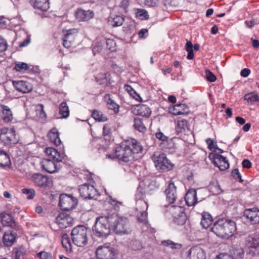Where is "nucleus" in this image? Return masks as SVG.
Returning <instances> with one entry per match:
<instances>
[{
  "instance_id": "obj_1",
  "label": "nucleus",
  "mask_w": 259,
  "mask_h": 259,
  "mask_svg": "<svg viewBox=\"0 0 259 259\" xmlns=\"http://www.w3.org/2000/svg\"><path fill=\"white\" fill-rule=\"evenodd\" d=\"M211 231L218 237L228 239L236 232V225L234 221L221 218L214 223Z\"/></svg>"
},
{
  "instance_id": "obj_2",
  "label": "nucleus",
  "mask_w": 259,
  "mask_h": 259,
  "mask_svg": "<svg viewBox=\"0 0 259 259\" xmlns=\"http://www.w3.org/2000/svg\"><path fill=\"white\" fill-rule=\"evenodd\" d=\"M110 215L101 216L96 219V223L93 228L94 235L98 237H106L110 233L112 229L110 223Z\"/></svg>"
},
{
  "instance_id": "obj_3",
  "label": "nucleus",
  "mask_w": 259,
  "mask_h": 259,
  "mask_svg": "<svg viewBox=\"0 0 259 259\" xmlns=\"http://www.w3.org/2000/svg\"><path fill=\"white\" fill-rule=\"evenodd\" d=\"M110 220L112 229L116 234L122 235L128 233L129 222L127 218L113 213L110 215Z\"/></svg>"
},
{
  "instance_id": "obj_4",
  "label": "nucleus",
  "mask_w": 259,
  "mask_h": 259,
  "mask_svg": "<svg viewBox=\"0 0 259 259\" xmlns=\"http://www.w3.org/2000/svg\"><path fill=\"white\" fill-rule=\"evenodd\" d=\"M71 238L73 243L77 246L83 247L88 241L87 228L83 225L74 227L71 231Z\"/></svg>"
},
{
  "instance_id": "obj_5",
  "label": "nucleus",
  "mask_w": 259,
  "mask_h": 259,
  "mask_svg": "<svg viewBox=\"0 0 259 259\" xmlns=\"http://www.w3.org/2000/svg\"><path fill=\"white\" fill-rule=\"evenodd\" d=\"M152 159L156 169L161 172L169 171L174 167V164L164 153L160 154L158 155L154 154L152 156Z\"/></svg>"
},
{
  "instance_id": "obj_6",
  "label": "nucleus",
  "mask_w": 259,
  "mask_h": 259,
  "mask_svg": "<svg viewBox=\"0 0 259 259\" xmlns=\"http://www.w3.org/2000/svg\"><path fill=\"white\" fill-rule=\"evenodd\" d=\"M148 206L147 203L142 200H139L136 203V209L138 212L137 214L138 221L141 224L142 229L144 230V227L148 228L149 224L147 221V213L146 210Z\"/></svg>"
},
{
  "instance_id": "obj_7",
  "label": "nucleus",
  "mask_w": 259,
  "mask_h": 259,
  "mask_svg": "<svg viewBox=\"0 0 259 259\" xmlns=\"http://www.w3.org/2000/svg\"><path fill=\"white\" fill-rule=\"evenodd\" d=\"M184 210V208L180 206L172 205L169 208L173 221L178 225H183L186 223L187 216Z\"/></svg>"
},
{
  "instance_id": "obj_8",
  "label": "nucleus",
  "mask_w": 259,
  "mask_h": 259,
  "mask_svg": "<svg viewBox=\"0 0 259 259\" xmlns=\"http://www.w3.org/2000/svg\"><path fill=\"white\" fill-rule=\"evenodd\" d=\"M0 140L5 145H9L17 143L18 139L14 128L2 127L0 128Z\"/></svg>"
},
{
  "instance_id": "obj_9",
  "label": "nucleus",
  "mask_w": 259,
  "mask_h": 259,
  "mask_svg": "<svg viewBox=\"0 0 259 259\" xmlns=\"http://www.w3.org/2000/svg\"><path fill=\"white\" fill-rule=\"evenodd\" d=\"M96 253L98 259H114L117 255L116 250L113 247L106 245L99 246Z\"/></svg>"
},
{
  "instance_id": "obj_10",
  "label": "nucleus",
  "mask_w": 259,
  "mask_h": 259,
  "mask_svg": "<svg viewBox=\"0 0 259 259\" xmlns=\"http://www.w3.org/2000/svg\"><path fill=\"white\" fill-rule=\"evenodd\" d=\"M77 203V199L72 195L63 194L60 196L59 205L63 210H71L76 206Z\"/></svg>"
},
{
  "instance_id": "obj_11",
  "label": "nucleus",
  "mask_w": 259,
  "mask_h": 259,
  "mask_svg": "<svg viewBox=\"0 0 259 259\" xmlns=\"http://www.w3.org/2000/svg\"><path fill=\"white\" fill-rule=\"evenodd\" d=\"M129 154L130 146L122 143L116 148L114 154H107V157L111 159L116 158L123 161L128 162L130 160Z\"/></svg>"
},
{
  "instance_id": "obj_12",
  "label": "nucleus",
  "mask_w": 259,
  "mask_h": 259,
  "mask_svg": "<svg viewBox=\"0 0 259 259\" xmlns=\"http://www.w3.org/2000/svg\"><path fill=\"white\" fill-rule=\"evenodd\" d=\"M248 246V253L254 256L259 254V236L253 235L249 236L247 240Z\"/></svg>"
},
{
  "instance_id": "obj_13",
  "label": "nucleus",
  "mask_w": 259,
  "mask_h": 259,
  "mask_svg": "<svg viewBox=\"0 0 259 259\" xmlns=\"http://www.w3.org/2000/svg\"><path fill=\"white\" fill-rule=\"evenodd\" d=\"M80 196L84 199H93L97 195V191L94 186L84 184L79 187Z\"/></svg>"
},
{
  "instance_id": "obj_14",
  "label": "nucleus",
  "mask_w": 259,
  "mask_h": 259,
  "mask_svg": "<svg viewBox=\"0 0 259 259\" xmlns=\"http://www.w3.org/2000/svg\"><path fill=\"white\" fill-rule=\"evenodd\" d=\"M56 222L60 228L64 229L73 224V219L69 215L62 212L56 218Z\"/></svg>"
},
{
  "instance_id": "obj_15",
  "label": "nucleus",
  "mask_w": 259,
  "mask_h": 259,
  "mask_svg": "<svg viewBox=\"0 0 259 259\" xmlns=\"http://www.w3.org/2000/svg\"><path fill=\"white\" fill-rule=\"evenodd\" d=\"M166 201L169 203H174L178 198L177 188L174 182H170L165 191Z\"/></svg>"
},
{
  "instance_id": "obj_16",
  "label": "nucleus",
  "mask_w": 259,
  "mask_h": 259,
  "mask_svg": "<svg viewBox=\"0 0 259 259\" xmlns=\"http://www.w3.org/2000/svg\"><path fill=\"white\" fill-rule=\"evenodd\" d=\"M131 157H133L134 160L138 159L142 153L143 147L141 143L135 139H131Z\"/></svg>"
},
{
  "instance_id": "obj_17",
  "label": "nucleus",
  "mask_w": 259,
  "mask_h": 259,
  "mask_svg": "<svg viewBox=\"0 0 259 259\" xmlns=\"http://www.w3.org/2000/svg\"><path fill=\"white\" fill-rule=\"evenodd\" d=\"M60 162H57L55 160L44 159L41 162V167L49 173L56 172L61 167Z\"/></svg>"
},
{
  "instance_id": "obj_18",
  "label": "nucleus",
  "mask_w": 259,
  "mask_h": 259,
  "mask_svg": "<svg viewBox=\"0 0 259 259\" xmlns=\"http://www.w3.org/2000/svg\"><path fill=\"white\" fill-rule=\"evenodd\" d=\"M76 20L79 22L88 21L94 17V13L93 11L85 10L81 8H78L75 13Z\"/></svg>"
},
{
  "instance_id": "obj_19",
  "label": "nucleus",
  "mask_w": 259,
  "mask_h": 259,
  "mask_svg": "<svg viewBox=\"0 0 259 259\" xmlns=\"http://www.w3.org/2000/svg\"><path fill=\"white\" fill-rule=\"evenodd\" d=\"M31 180L36 186L39 187H46L49 183V178L47 176L38 173L33 174Z\"/></svg>"
},
{
  "instance_id": "obj_20",
  "label": "nucleus",
  "mask_w": 259,
  "mask_h": 259,
  "mask_svg": "<svg viewBox=\"0 0 259 259\" xmlns=\"http://www.w3.org/2000/svg\"><path fill=\"white\" fill-rule=\"evenodd\" d=\"M244 215L251 224H255L259 223V209L257 208L245 209Z\"/></svg>"
},
{
  "instance_id": "obj_21",
  "label": "nucleus",
  "mask_w": 259,
  "mask_h": 259,
  "mask_svg": "<svg viewBox=\"0 0 259 259\" xmlns=\"http://www.w3.org/2000/svg\"><path fill=\"white\" fill-rule=\"evenodd\" d=\"M13 84L17 91L22 93H28L32 89L31 84L25 81H13Z\"/></svg>"
},
{
  "instance_id": "obj_22",
  "label": "nucleus",
  "mask_w": 259,
  "mask_h": 259,
  "mask_svg": "<svg viewBox=\"0 0 259 259\" xmlns=\"http://www.w3.org/2000/svg\"><path fill=\"white\" fill-rule=\"evenodd\" d=\"M189 255L190 259H205V254L203 249L198 245L190 248Z\"/></svg>"
},
{
  "instance_id": "obj_23",
  "label": "nucleus",
  "mask_w": 259,
  "mask_h": 259,
  "mask_svg": "<svg viewBox=\"0 0 259 259\" xmlns=\"http://www.w3.org/2000/svg\"><path fill=\"white\" fill-rule=\"evenodd\" d=\"M45 152L48 156L47 159L55 160L57 162L62 161L63 156L56 149L52 147H48L45 149Z\"/></svg>"
},
{
  "instance_id": "obj_24",
  "label": "nucleus",
  "mask_w": 259,
  "mask_h": 259,
  "mask_svg": "<svg viewBox=\"0 0 259 259\" xmlns=\"http://www.w3.org/2000/svg\"><path fill=\"white\" fill-rule=\"evenodd\" d=\"M168 110L170 113L175 115L186 114L189 112L188 107L184 104H178L170 107Z\"/></svg>"
},
{
  "instance_id": "obj_25",
  "label": "nucleus",
  "mask_w": 259,
  "mask_h": 259,
  "mask_svg": "<svg viewBox=\"0 0 259 259\" xmlns=\"http://www.w3.org/2000/svg\"><path fill=\"white\" fill-rule=\"evenodd\" d=\"M17 234L13 231H8L5 232L3 238L4 244L7 246H12L16 241Z\"/></svg>"
},
{
  "instance_id": "obj_26",
  "label": "nucleus",
  "mask_w": 259,
  "mask_h": 259,
  "mask_svg": "<svg viewBox=\"0 0 259 259\" xmlns=\"http://www.w3.org/2000/svg\"><path fill=\"white\" fill-rule=\"evenodd\" d=\"M185 199L189 206H192L197 203V193L194 189H190L186 194Z\"/></svg>"
},
{
  "instance_id": "obj_27",
  "label": "nucleus",
  "mask_w": 259,
  "mask_h": 259,
  "mask_svg": "<svg viewBox=\"0 0 259 259\" xmlns=\"http://www.w3.org/2000/svg\"><path fill=\"white\" fill-rule=\"evenodd\" d=\"M189 128V124L187 120L180 117L178 118L177 124L176 127V131L178 135L185 133Z\"/></svg>"
},
{
  "instance_id": "obj_28",
  "label": "nucleus",
  "mask_w": 259,
  "mask_h": 259,
  "mask_svg": "<svg viewBox=\"0 0 259 259\" xmlns=\"http://www.w3.org/2000/svg\"><path fill=\"white\" fill-rule=\"evenodd\" d=\"M50 141L56 146L60 145L61 141L59 138V132L56 128H52L47 135Z\"/></svg>"
},
{
  "instance_id": "obj_29",
  "label": "nucleus",
  "mask_w": 259,
  "mask_h": 259,
  "mask_svg": "<svg viewBox=\"0 0 259 259\" xmlns=\"http://www.w3.org/2000/svg\"><path fill=\"white\" fill-rule=\"evenodd\" d=\"M135 110V114L145 117H149L151 113V111L149 107L143 104L136 105Z\"/></svg>"
},
{
  "instance_id": "obj_30",
  "label": "nucleus",
  "mask_w": 259,
  "mask_h": 259,
  "mask_svg": "<svg viewBox=\"0 0 259 259\" xmlns=\"http://www.w3.org/2000/svg\"><path fill=\"white\" fill-rule=\"evenodd\" d=\"M104 100L106 102L107 107L109 109L112 110L115 113L118 112L119 106L112 99L110 94H106L104 96Z\"/></svg>"
},
{
  "instance_id": "obj_31",
  "label": "nucleus",
  "mask_w": 259,
  "mask_h": 259,
  "mask_svg": "<svg viewBox=\"0 0 259 259\" xmlns=\"http://www.w3.org/2000/svg\"><path fill=\"white\" fill-rule=\"evenodd\" d=\"M231 253L233 259H243L244 257V251L240 245H234Z\"/></svg>"
},
{
  "instance_id": "obj_32",
  "label": "nucleus",
  "mask_w": 259,
  "mask_h": 259,
  "mask_svg": "<svg viewBox=\"0 0 259 259\" xmlns=\"http://www.w3.org/2000/svg\"><path fill=\"white\" fill-rule=\"evenodd\" d=\"M2 118L5 122H9L13 119V114L10 108L4 105H2Z\"/></svg>"
},
{
  "instance_id": "obj_33",
  "label": "nucleus",
  "mask_w": 259,
  "mask_h": 259,
  "mask_svg": "<svg viewBox=\"0 0 259 259\" xmlns=\"http://www.w3.org/2000/svg\"><path fill=\"white\" fill-rule=\"evenodd\" d=\"M124 19L122 17L118 15H111L108 18V25L112 27H117L122 24Z\"/></svg>"
},
{
  "instance_id": "obj_34",
  "label": "nucleus",
  "mask_w": 259,
  "mask_h": 259,
  "mask_svg": "<svg viewBox=\"0 0 259 259\" xmlns=\"http://www.w3.org/2000/svg\"><path fill=\"white\" fill-rule=\"evenodd\" d=\"M201 225L205 229L208 228L212 223V218L208 212H203L201 214Z\"/></svg>"
},
{
  "instance_id": "obj_35",
  "label": "nucleus",
  "mask_w": 259,
  "mask_h": 259,
  "mask_svg": "<svg viewBox=\"0 0 259 259\" xmlns=\"http://www.w3.org/2000/svg\"><path fill=\"white\" fill-rule=\"evenodd\" d=\"M34 7L42 11H47L50 8L49 0H35Z\"/></svg>"
},
{
  "instance_id": "obj_36",
  "label": "nucleus",
  "mask_w": 259,
  "mask_h": 259,
  "mask_svg": "<svg viewBox=\"0 0 259 259\" xmlns=\"http://www.w3.org/2000/svg\"><path fill=\"white\" fill-rule=\"evenodd\" d=\"M1 222L4 226L12 227L15 225V222L12 216L9 213L2 214Z\"/></svg>"
},
{
  "instance_id": "obj_37",
  "label": "nucleus",
  "mask_w": 259,
  "mask_h": 259,
  "mask_svg": "<svg viewBox=\"0 0 259 259\" xmlns=\"http://www.w3.org/2000/svg\"><path fill=\"white\" fill-rule=\"evenodd\" d=\"M10 163L11 160L8 154L6 152L0 150V166H7Z\"/></svg>"
},
{
  "instance_id": "obj_38",
  "label": "nucleus",
  "mask_w": 259,
  "mask_h": 259,
  "mask_svg": "<svg viewBox=\"0 0 259 259\" xmlns=\"http://www.w3.org/2000/svg\"><path fill=\"white\" fill-rule=\"evenodd\" d=\"M134 127L141 133H145L147 131V128L143 123L141 118L136 117L134 119Z\"/></svg>"
},
{
  "instance_id": "obj_39",
  "label": "nucleus",
  "mask_w": 259,
  "mask_h": 259,
  "mask_svg": "<svg viewBox=\"0 0 259 259\" xmlns=\"http://www.w3.org/2000/svg\"><path fill=\"white\" fill-rule=\"evenodd\" d=\"M92 116L96 121L99 122H105L107 120V117L104 115L102 112L95 110L92 113Z\"/></svg>"
},
{
  "instance_id": "obj_40",
  "label": "nucleus",
  "mask_w": 259,
  "mask_h": 259,
  "mask_svg": "<svg viewBox=\"0 0 259 259\" xmlns=\"http://www.w3.org/2000/svg\"><path fill=\"white\" fill-rule=\"evenodd\" d=\"M59 113L62 118H66L69 115V110L66 103L62 102L60 105Z\"/></svg>"
},
{
  "instance_id": "obj_41",
  "label": "nucleus",
  "mask_w": 259,
  "mask_h": 259,
  "mask_svg": "<svg viewBox=\"0 0 259 259\" xmlns=\"http://www.w3.org/2000/svg\"><path fill=\"white\" fill-rule=\"evenodd\" d=\"M220 163H214V165L217 166L221 170H225L229 167V163L226 158L223 156V158H220Z\"/></svg>"
},
{
  "instance_id": "obj_42",
  "label": "nucleus",
  "mask_w": 259,
  "mask_h": 259,
  "mask_svg": "<svg viewBox=\"0 0 259 259\" xmlns=\"http://www.w3.org/2000/svg\"><path fill=\"white\" fill-rule=\"evenodd\" d=\"M101 43L104 44V46L106 45V48L108 50L114 51L115 49V42L113 39L102 38Z\"/></svg>"
},
{
  "instance_id": "obj_43",
  "label": "nucleus",
  "mask_w": 259,
  "mask_h": 259,
  "mask_svg": "<svg viewBox=\"0 0 259 259\" xmlns=\"http://www.w3.org/2000/svg\"><path fill=\"white\" fill-rule=\"evenodd\" d=\"M245 100L247 101L248 103H253L259 101V98L257 94L253 93L246 94L244 97Z\"/></svg>"
},
{
  "instance_id": "obj_44",
  "label": "nucleus",
  "mask_w": 259,
  "mask_h": 259,
  "mask_svg": "<svg viewBox=\"0 0 259 259\" xmlns=\"http://www.w3.org/2000/svg\"><path fill=\"white\" fill-rule=\"evenodd\" d=\"M102 39H98L93 46V53L95 55L101 51L103 48L105 47L104 44L101 43Z\"/></svg>"
},
{
  "instance_id": "obj_45",
  "label": "nucleus",
  "mask_w": 259,
  "mask_h": 259,
  "mask_svg": "<svg viewBox=\"0 0 259 259\" xmlns=\"http://www.w3.org/2000/svg\"><path fill=\"white\" fill-rule=\"evenodd\" d=\"M75 37L74 35H64L63 38V46L67 48H70L73 44Z\"/></svg>"
},
{
  "instance_id": "obj_46",
  "label": "nucleus",
  "mask_w": 259,
  "mask_h": 259,
  "mask_svg": "<svg viewBox=\"0 0 259 259\" xmlns=\"http://www.w3.org/2000/svg\"><path fill=\"white\" fill-rule=\"evenodd\" d=\"M161 244L165 246L169 247L172 249L180 248L182 247L181 244L175 243L170 240L162 241Z\"/></svg>"
},
{
  "instance_id": "obj_47",
  "label": "nucleus",
  "mask_w": 259,
  "mask_h": 259,
  "mask_svg": "<svg viewBox=\"0 0 259 259\" xmlns=\"http://www.w3.org/2000/svg\"><path fill=\"white\" fill-rule=\"evenodd\" d=\"M14 68L17 71L24 72L29 69V66L27 63L19 62L16 63Z\"/></svg>"
},
{
  "instance_id": "obj_48",
  "label": "nucleus",
  "mask_w": 259,
  "mask_h": 259,
  "mask_svg": "<svg viewBox=\"0 0 259 259\" xmlns=\"http://www.w3.org/2000/svg\"><path fill=\"white\" fill-rule=\"evenodd\" d=\"M136 16L141 20H147L149 19L148 12L145 9H137L136 12Z\"/></svg>"
},
{
  "instance_id": "obj_49",
  "label": "nucleus",
  "mask_w": 259,
  "mask_h": 259,
  "mask_svg": "<svg viewBox=\"0 0 259 259\" xmlns=\"http://www.w3.org/2000/svg\"><path fill=\"white\" fill-rule=\"evenodd\" d=\"M62 244L66 250L71 251L72 247L71 241L67 235H63Z\"/></svg>"
},
{
  "instance_id": "obj_50",
  "label": "nucleus",
  "mask_w": 259,
  "mask_h": 259,
  "mask_svg": "<svg viewBox=\"0 0 259 259\" xmlns=\"http://www.w3.org/2000/svg\"><path fill=\"white\" fill-rule=\"evenodd\" d=\"M155 136L157 139L161 141L160 144L161 146L165 144L166 142H168L169 139L168 137L164 135L163 133L160 131L155 134Z\"/></svg>"
},
{
  "instance_id": "obj_51",
  "label": "nucleus",
  "mask_w": 259,
  "mask_h": 259,
  "mask_svg": "<svg viewBox=\"0 0 259 259\" xmlns=\"http://www.w3.org/2000/svg\"><path fill=\"white\" fill-rule=\"evenodd\" d=\"M209 190L213 194L218 195L222 193V190L220 186L217 183L216 184H211L209 186Z\"/></svg>"
},
{
  "instance_id": "obj_52",
  "label": "nucleus",
  "mask_w": 259,
  "mask_h": 259,
  "mask_svg": "<svg viewBox=\"0 0 259 259\" xmlns=\"http://www.w3.org/2000/svg\"><path fill=\"white\" fill-rule=\"evenodd\" d=\"M37 109L36 110V114L38 115L41 118H45L47 115L44 111V106L42 104H39L37 106Z\"/></svg>"
},
{
  "instance_id": "obj_53",
  "label": "nucleus",
  "mask_w": 259,
  "mask_h": 259,
  "mask_svg": "<svg viewBox=\"0 0 259 259\" xmlns=\"http://www.w3.org/2000/svg\"><path fill=\"white\" fill-rule=\"evenodd\" d=\"M22 191L23 194L27 195L26 198L28 199H33L35 195V191L32 189H23Z\"/></svg>"
},
{
  "instance_id": "obj_54",
  "label": "nucleus",
  "mask_w": 259,
  "mask_h": 259,
  "mask_svg": "<svg viewBox=\"0 0 259 259\" xmlns=\"http://www.w3.org/2000/svg\"><path fill=\"white\" fill-rule=\"evenodd\" d=\"M175 139H168V142H166L165 144L161 146L163 148L168 149H174L176 148V145L174 142Z\"/></svg>"
},
{
  "instance_id": "obj_55",
  "label": "nucleus",
  "mask_w": 259,
  "mask_h": 259,
  "mask_svg": "<svg viewBox=\"0 0 259 259\" xmlns=\"http://www.w3.org/2000/svg\"><path fill=\"white\" fill-rule=\"evenodd\" d=\"M209 158L210 159L213 160L212 162L213 164L218 163V162L220 163V162H219L220 158L222 159L223 156L220 154L211 153L209 154Z\"/></svg>"
},
{
  "instance_id": "obj_56",
  "label": "nucleus",
  "mask_w": 259,
  "mask_h": 259,
  "mask_svg": "<svg viewBox=\"0 0 259 259\" xmlns=\"http://www.w3.org/2000/svg\"><path fill=\"white\" fill-rule=\"evenodd\" d=\"M36 256L40 259H52L51 253L42 251L37 253Z\"/></svg>"
},
{
  "instance_id": "obj_57",
  "label": "nucleus",
  "mask_w": 259,
  "mask_h": 259,
  "mask_svg": "<svg viewBox=\"0 0 259 259\" xmlns=\"http://www.w3.org/2000/svg\"><path fill=\"white\" fill-rule=\"evenodd\" d=\"M131 97H132L135 100L141 102L142 101V99L140 96V94L136 91L134 89H133L131 87Z\"/></svg>"
},
{
  "instance_id": "obj_58",
  "label": "nucleus",
  "mask_w": 259,
  "mask_h": 259,
  "mask_svg": "<svg viewBox=\"0 0 259 259\" xmlns=\"http://www.w3.org/2000/svg\"><path fill=\"white\" fill-rule=\"evenodd\" d=\"M8 46L6 40L0 35V52H3L7 50Z\"/></svg>"
},
{
  "instance_id": "obj_59",
  "label": "nucleus",
  "mask_w": 259,
  "mask_h": 259,
  "mask_svg": "<svg viewBox=\"0 0 259 259\" xmlns=\"http://www.w3.org/2000/svg\"><path fill=\"white\" fill-rule=\"evenodd\" d=\"M131 245L132 246V249L135 250H139L142 248V244L139 240H133L132 244Z\"/></svg>"
},
{
  "instance_id": "obj_60",
  "label": "nucleus",
  "mask_w": 259,
  "mask_h": 259,
  "mask_svg": "<svg viewBox=\"0 0 259 259\" xmlns=\"http://www.w3.org/2000/svg\"><path fill=\"white\" fill-rule=\"evenodd\" d=\"M232 176L236 180H238L240 182H242L243 180H242L241 176L239 172L238 169H234L232 171Z\"/></svg>"
},
{
  "instance_id": "obj_61",
  "label": "nucleus",
  "mask_w": 259,
  "mask_h": 259,
  "mask_svg": "<svg viewBox=\"0 0 259 259\" xmlns=\"http://www.w3.org/2000/svg\"><path fill=\"white\" fill-rule=\"evenodd\" d=\"M206 77L210 82H214L216 80L215 76L209 70L206 71Z\"/></svg>"
},
{
  "instance_id": "obj_62",
  "label": "nucleus",
  "mask_w": 259,
  "mask_h": 259,
  "mask_svg": "<svg viewBox=\"0 0 259 259\" xmlns=\"http://www.w3.org/2000/svg\"><path fill=\"white\" fill-rule=\"evenodd\" d=\"M208 145V148L210 150H214L217 148V146L214 144L213 140L210 138H208L205 140Z\"/></svg>"
},
{
  "instance_id": "obj_63",
  "label": "nucleus",
  "mask_w": 259,
  "mask_h": 259,
  "mask_svg": "<svg viewBox=\"0 0 259 259\" xmlns=\"http://www.w3.org/2000/svg\"><path fill=\"white\" fill-rule=\"evenodd\" d=\"M15 253V259H23L24 253L21 249H16Z\"/></svg>"
},
{
  "instance_id": "obj_64",
  "label": "nucleus",
  "mask_w": 259,
  "mask_h": 259,
  "mask_svg": "<svg viewBox=\"0 0 259 259\" xmlns=\"http://www.w3.org/2000/svg\"><path fill=\"white\" fill-rule=\"evenodd\" d=\"M159 0H144L145 5L150 7H155L157 5Z\"/></svg>"
}]
</instances>
